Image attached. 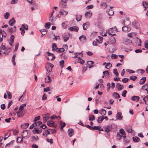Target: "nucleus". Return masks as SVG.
<instances>
[{
  "label": "nucleus",
  "mask_w": 148,
  "mask_h": 148,
  "mask_svg": "<svg viewBox=\"0 0 148 148\" xmlns=\"http://www.w3.org/2000/svg\"><path fill=\"white\" fill-rule=\"evenodd\" d=\"M60 124L61 127V129H62L66 125L65 123L64 122L63 123L62 121L60 122Z\"/></svg>",
  "instance_id": "bf43d9fd"
},
{
  "label": "nucleus",
  "mask_w": 148,
  "mask_h": 148,
  "mask_svg": "<svg viewBox=\"0 0 148 148\" xmlns=\"http://www.w3.org/2000/svg\"><path fill=\"white\" fill-rule=\"evenodd\" d=\"M82 17V16L81 15H76V19L77 21H80Z\"/></svg>",
  "instance_id": "c85d7f7f"
},
{
  "label": "nucleus",
  "mask_w": 148,
  "mask_h": 148,
  "mask_svg": "<svg viewBox=\"0 0 148 148\" xmlns=\"http://www.w3.org/2000/svg\"><path fill=\"white\" fill-rule=\"evenodd\" d=\"M146 78L145 77H142L139 81V84L140 85L143 84L145 82Z\"/></svg>",
  "instance_id": "412c9836"
},
{
  "label": "nucleus",
  "mask_w": 148,
  "mask_h": 148,
  "mask_svg": "<svg viewBox=\"0 0 148 148\" xmlns=\"http://www.w3.org/2000/svg\"><path fill=\"white\" fill-rule=\"evenodd\" d=\"M79 39L81 42L84 43L86 42V38L85 36L82 35L79 37Z\"/></svg>",
  "instance_id": "423d86ee"
},
{
  "label": "nucleus",
  "mask_w": 148,
  "mask_h": 148,
  "mask_svg": "<svg viewBox=\"0 0 148 148\" xmlns=\"http://www.w3.org/2000/svg\"><path fill=\"white\" fill-rule=\"evenodd\" d=\"M112 65L110 63H108L105 66V67L107 69L110 68L112 66Z\"/></svg>",
  "instance_id": "37998d69"
},
{
  "label": "nucleus",
  "mask_w": 148,
  "mask_h": 148,
  "mask_svg": "<svg viewBox=\"0 0 148 148\" xmlns=\"http://www.w3.org/2000/svg\"><path fill=\"white\" fill-rule=\"evenodd\" d=\"M136 34L135 32H132L127 34V36L130 38H133L135 36Z\"/></svg>",
  "instance_id": "a878e982"
},
{
  "label": "nucleus",
  "mask_w": 148,
  "mask_h": 148,
  "mask_svg": "<svg viewBox=\"0 0 148 148\" xmlns=\"http://www.w3.org/2000/svg\"><path fill=\"white\" fill-rule=\"evenodd\" d=\"M10 15V13L8 12H7L4 14V18L5 19H8Z\"/></svg>",
  "instance_id": "49530a36"
},
{
  "label": "nucleus",
  "mask_w": 148,
  "mask_h": 148,
  "mask_svg": "<svg viewBox=\"0 0 148 148\" xmlns=\"http://www.w3.org/2000/svg\"><path fill=\"white\" fill-rule=\"evenodd\" d=\"M34 122H35L34 123V124H35L36 126L42 124V122L40 121H36Z\"/></svg>",
  "instance_id": "a18cd8bd"
},
{
  "label": "nucleus",
  "mask_w": 148,
  "mask_h": 148,
  "mask_svg": "<svg viewBox=\"0 0 148 148\" xmlns=\"http://www.w3.org/2000/svg\"><path fill=\"white\" fill-rule=\"evenodd\" d=\"M99 113L102 116L105 115L106 114V110L103 109H102L99 111Z\"/></svg>",
  "instance_id": "c756f323"
},
{
  "label": "nucleus",
  "mask_w": 148,
  "mask_h": 148,
  "mask_svg": "<svg viewBox=\"0 0 148 148\" xmlns=\"http://www.w3.org/2000/svg\"><path fill=\"white\" fill-rule=\"evenodd\" d=\"M93 5H89L87 6L86 7V9L87 10H89V9H92V8H93Z\"/></svg>",
  "instance_id": "774afa93"
},
{
  "label": "nucleus",
  "mask_w": 148,
  "mask_h": 148,
  "mask_svg": "<svg viewBox=\"0 0 148 148\" xmlns=\"http://www.w3.org/2000/svg\"><path fill=\"white\" fill-rule=\"evenodd\" d=\"M96 130H98L99 131H103V129L99 126H96Z\"/></svg>",
  "instance_id": "864d4df0"
},
{
  "label": "nucleus",
  "mask_w": 148,
  "mask_h": 148,
  "mask_svg": "<svg viewBox=\"0 0 148 148\" xmlns=\"http://www.w3.org/2000/svg\"><path fill=\"white\" fill-rule=\"evenodd\" d=\"M52 51H57L58 48H57V47L55 43H53L52 45Z\"/></svg>",
  "instance_id": "b1692460"
},
{
  "label": "nucleus",
  "mask_w": 148,
  "mask_h": 148,
  "mask_svg": "<svg viewBox=\"0 0 148 148\" xmlns=\"http://www.w3.org/2000/svg\"><path fill=\"white\" fill-rule=\"evenodd\" d=\"M118 140H121V139L122 136L119 133H118L116 136Z\"/></svg>",
  "instance_id": "680f3d73"
},
{
  "label": "nucleus",
  "mask_w": 148,
  "mask_h": 148,
  "mask_svg": "<svg viewBox=\"0 0 148 148\" xmlns=\"http://www.w3.org/2000/svg\"><path fill=\"white\" fill-rule=\"evenodd\" d=\"M113 72L114 74H115L116 76L118 75L119 73L116 69H114L113 70Z\"/></svg>",
  "instance_id": "052dcab7"
},
{
  "label": "nucleus",
  "mask_w": 148,
  "mask_h": 148,
  "mask_svg": "<svg viewBox=\"0 0 148 148\" xmlns=\"http://www.w3.org/2000/svg\"><path fill=\"white\" fill-rule=\"evenodd\" d=\"M103 120V116H100L98 118L97 120V122L98 123H101Z\"/></svg>",
  "instance_id": "f704fd0d"
},
{
  "label": "nucleus",
  "mask_w": 148,
  "mask_h": 148,
  "mask_svg": "<svg viewBox=\"0 0 148 148\" xmlns=\"http://www.w3.org/2000/svg\"><path fill=\"white\" fill-rule=\"evenodd\" d=\"M14 35H12L10 39V41L11 43H12L14 41Z\"/></svg>",
  "instance_id": "603ef678"
},
{
  "label": "nucleus",
  "mask_w": 148,
  "mask_h": 148,
  "mask_svg": "<svg viewBox=\"0 0 148 148\" xmlns=\"http://www.w3.org/2000/svg\"><path fill=\"white\" fill-rule=\"evenodd\" d=\"M128 25H125L123 27H122V30L123 31L125 32H130L131 30V28L129 24H130V22H129Z\"/></svg>",
  "instance_id": "7ed1b4c3"
},
{
  "label": "nucleus",
  "mask_w": 148,
  "mask_h": 148,
  "mask_svg": "<svg viewBox=\"0 0 148 148\" xmlns=\"http://www.w3.org/2000/svg\"><path fill=\"white\" fill-rule=\"evenodd\" d=\"M29 124L28 123H24L23 125H21V126H23V127L24 128L26 129L29 126Z\"/></svg>",
  "instance_id": "c03bdc74"
},
{
  "label": "nucleus",
  "mask_w": 148,
  "mask_h": 148,
  "mask_svg": "<svg viewBox=\"0 0 148 148\" xmlns=\"http://www.w3.org/2000/svg\"><path fill=\"white\" fill-rule=\"evenodd\" d=\"M119 133L122 135L125 134V133L124 130L123 129H121L119 130Z\"/></svg>",
  "instance_id": "4d7b16f0"
},
{
  "label": "nucleus",
  "mask_w": 148,
  "mask_h": 148,
  "mask_svg": "<svg viewBox=\"0 0 148 148\" xmlns=\"http://www.w3.org/2000/svg\"><path fill=\"white\" fill-rule=\"evenodd\" d=\"M137 78V77L135 76H132L130 77V79L134 81H135Z\"/></svg>",
  "instance_id": "5fc2aeb1"
},
{
  "label": "nucleus",
  "mask_w": 148,
  "mask_h": 148,
  "mask_svg": "<svg viewBox=\"0 0 148 148\" xmlns=\"http://www.w3.org/2000/svg\"><path fill=\"white\" fill-rule=\"evenodd\" d=\"M53 66V64L49 63H47L45 67L48 73L51 72Z\"/></svg>",
  "instance_id": "20e7f679"
},
{
  "label": "nucleus",
  "mask_w": 148,
  "mask_h": 148,
  "mask_svg": "<svg viewBox=\"0 0 148 148\" xmlns=\"http://www.w3.org/2000/svg\"><path fill=\"white\" fill-rule=\"evenodd\" d=\"M15 20L13 18H12L10 20L9 22V24L10 25L12 26L15 24Z\"/></svg>",
  "instance_id": "393cba45"
},
{
  "label": "nucleus",
  "mask_w": 148,
  "mask_h": 148,
  "mask_svg": "<svg viewBox=\"0 0 148 148\" xmlns=\"http://www.w3.org/2000/svg\"><path fill=\"white\" fill-rule=\"evenodd\" d=\"M116 32H118L116 27L109 29L108 30V34L110 36L112 37L116 35V34H113Z\"/></svg>",
  "instance_id": "f03ea898"
},
{
  "label": "nucleus",
  "mask_w": 148,
  "mask_h": 148,
  "mask_svg": "<svg viewBox=\"0 0 148 148\" xmlns=\"http://www.w3.org/2000/svg\"><path fill=\"white\" fill-rule=\"evenodd\" d=\"M47 124L49 127H56V125L55 124L54 122L52 121H49L47 122Z\"/></svg>",
  "instance_id": "39448f33"
},
{
  "label": "nucleus",
  "mask_w": 148,
  "mask_h": 148,
  "mask_svg": "<svg viewBox=\"0 0 148 148\" xmlns=\"http://www.w3.org/2000/svg\"><path fill=\"white\" fill-rule=\"evenodd\" d=\"M47 140L48 142L50 143L51 144H52L53 143V139H52L47 138Z\"/></svg>",
  "instance_id": "69168bd1"
},
{
  "label": "nucleus",
  "mask_w": 148,
  "mask_h": 148,
  "mask_svg": "<svg viewBox=\"0 0 148 148\" xmlns=\"http://www.w3.org/2000/svg\"><path fill=\"white\" fill-rule=\"evenodd\" d=\"M49 131L50 132V133H55L56 132V130H55V129H49Z\"/></svg>",
  "instance_id": "338daca9"
},
{
  "label": "nucleus",
  "mask_w": 148,
  "mask_h": 148,
  "mask_svg": "<svg viewBox=\"0 0 148 148\" xmlns=\"http://www.w3.org/2000/svg\"><path fill=\"white\" fill-rule=\"evenodd\" d=\"M122 115V113L121 112H117L116 116V119L119 120H122L123 118V116Z\"/></svg>",
  "instance_id": "1a4fd4ad"
},
{
  "label": "nucleus",
  "mask_w": 148,
  "mask_h": 148,
  "mask_svg": "<svg viewBox=\"0 0 148 148\" xmlns=\"http://www.w3.org/2000/svg\"><path fill=\"white\" fill-rule=\"evenodd\" d=\"M132 43V41L129 39H126L123 41V43L126 45H130Z\"/></svg>",
  "instance_id": "2eb2a0df"
},
{
  "label": "nucleus",
  "mask_w": 148,
  "mask_h": 148,
  "mask_svg": "<svg viewBox=\"0 0 148 148\" xmlns=\"http://www.w3.org/2000/svg\"><path fill=\"white\" fill-rule=\"evenodd\" d=\"M103 74L106 78H108L109 77V74L108 71H104Z\"/></svg>",
  "instance_id": "7c9ffc66"
},
{
  "label": "nucleus",
  "mask_w": 148,
  "mask_h": 148,
  "mask_svg": "<svg viewBox=\"0 0 148 148\" xmlns=\"http://www.w3.org/2000/svg\"><path fill=\"white\" fill-rule=\"evenodd\" d=\"M28 132L27 130H24L23 132V133L22 135L23 138H24L25 137L28 138L30 136H28Z\"/></svg>",
  "instance_id": "9d476101"
},
{
  "label": "nucleus",
  "mask_w": 148,
  "mask_h": 148,
  "mask_svg": "<svg viewBox=\"0 0 148 148\" xmlns=\"http://www.w3.org/2000/svg\"><path fill=\"white\" fill-rule=\"evenodd\" d=\"M126 130L128 133H132V128L130 126L127 127L126 128Z\"/></svg>",
  "instance_id": "473e14b6"
},
{
  "label": "nucleus",
  "mask_w": 148,
  "mask_h": 148,
  "mask_svg": "<svg viewBox=\"0 0 148 148\" xmlns=\"http://www.w3.org/2000/svg\"><path fill=\"white\" fill-rule=\"evenodd\" d=\"M113 96L115 97L116 98H119L120 97L119 94L116 92H114L113 94Z\"/></svg>",
  "instance_id": "e433bc0d"
},
{
  "label": "nucleus",
  "mask_w": 148,
  "mask_h": 148,
  "mask_svg": "<svg viewBox=\"0 0 148 148\" xmlns=\"http://www.w3.org/2000/svg\"><path fill=\"white\" fill-rule=\"evenodd\" d=\"M21 27L22 28H24L25 30H28V26L27 25H25V24H23L21 26Z\"/></svg>",
  "instance_id": "8fccbe9b"
},
{
  "label": "nucleus",
  "mask_w": 148,
  "mask_h": 148,
  "mask_svg": "<svg viewBox=\"0 0 148 148\" xmlns=\"http://www.w3.org/2000/svg\"><path fill=\"white\" fill-rule=\"evenodd\" d=\"M60 65L61 67H63L64 64V61L63 60H62L60 61Z\"/></svg>",
  "instance_id": "0e129e2a"
},
{
  "label": "nucleus",
  "mask_w": 148,
  "mask_h": 148,
  "mask_svg": "<svg viewBox=\"0 0 148 148\" xmlns=\"http://www.w3.org/2000/svg\"><path fill=\"white\" fill-rule=\"evenodd\" d=\"M58 118H59L60 119H61L60 116H57L55 115H54L51 117V118L52 119H54L56 118L58 119Z\"/></svg>",
  "instance_id": "de8ad7c7"
},
{
  "label": "nucleus",
  "mask_w": 148,
  "mask_h": 148,
  "mask_svg": "<svg viewBox=\"0 0 148 148\" xmlns=\"http://www.w3.org/2000/svg\"><path fill=\"white\" fill-rule=\"evenodd\" d=\"M45 116L43 117V120L44 123L49 118L50 116L49 113H47L45 114Z\"/></svg>",
  "instance_id": "dca6fc26"
},
{
  "label": "nucleus",
  "mask_w": 148,
  "mask_h": 148,
  "mask_svg": "<svg viewBox=\"0 0 148 148\" xmlns=\"http://www.w3.org/2000/svg\"><path fill=\"white\" fill-rule=\"evenodd\" d=\"M118 57L117 55L114 54H112L111 55V57L112 59H116Z\"/></svg>",
  "instance_id": "e2e57ef3"
},
{
  "label": "nucleus",
  "mask_w": 148,
  "mask_h": 148,
  "mask_svg": "<svg viewBox=\"0 0 148 148\" xmlns=\"http://www.w3.org/2000/svg\"><path fill=\"white\" fill-rule=\"evenodd\" d=\"M88 64L89 65L88 66V68H92L93 65H92L93 64H94V62L93 61H88Z\"/></svg>",
  "instance_id": "bb28decb"
},
{
  "label": "nucleus",
  "mask_w": 148,
  "mask_h": 148,
  "mask_svg": "<svg viewBox=\"0 0 148 148\" xmlns=\"http://www.w3.org/2000/svg\"><path fill=\"white\" fill-rule=\"evenodd\" d=\"M108 12V14L109 15H112L114 13V11L112 9H109L108 11H107Z\"/></svg>",
  "instance_id": "2f4dec72"
},
{
  "label": "nucleus",
  "mask_w": 148,
  "mask_h": 148,
  "mask_svg": "<svg viewBox=\"0 0 148 148\" xmlns=\"http://www.w3.org/2000/svg\"><path fill=\"white\" fill-rule=\"evenodd\" d=\"M133 141L136 142H138L139 141L140 139L137 137H134L132 138Z\"/></svg>",
  "instance_id": "c9c22d12"
},
{
  "label": "nucleus",
  "mask_w": 148,
  "mask_h": 148,
  "mask_svg": "<svg viewBox=\"0 0 148 148\" xmlns=\"http://www.w3.org/2000/svg\"><path fill=\"white\" fill-rule=\"evenodd\" d=\"M142 4L143 6L145 8V10H146L147 8H148V3L145 1H143L142 2Z\"/></svg>",
  "instance_id": "4be33fe9"
},
{
  "label": "nucleus",
  "mask_w": 148,
  "mask_h": 148,
  "mask_svg": "<svg viewBox=\"0 0 148 148\" xmlns=\"http://www.w3.org/2000/svg\"><path fill=\"white\" fill-rule=\"evenodd\" d=\"M23 137L21 138V137H18L17 138V142L18 143H21V142H23Z\"/></svg>",
  "instance_id": "4c0bfd02"
},
{
  "label": "nucleus",
  "mask_w": 148,
  "mask_h": 148,
  "mask_svg": "<svg viewBox=\"0 0 148 148\" xmlns=\"http://www.w3.org/2000/svg\"><path fill=\"white\" fill-rule=\"evenodd\" d=\"M96 41H94L92 42V44L94 46L97 45V42L98 43H99V42L98 40H97V39H96Z\"/></svg>",
  "instance_id": "6e6d98bb"
},
{
  "label": "nucleus",
  "mask_w": 148,
  "mask_h": 148,
  "mask_svg": "<svg viewBox=\"0 0 148 148\" xmlns=\"http://www.w3.org/2000/svg\"><path fill=\"white\" fill-rule=\"evenodd\" d=\"M116 87L119 91L121 90L123 88V86L121 85L120 83H118L116 85Z\"/></svg>",
  "instance_id": "f3484780"
},
{
  "label": "nucleus",
  "mask_w": 148,
  "mask_h": 148,
  "mask_svg": "<svg viewBox=\"0 0 148 148\" xmlns=\"http://www.w3.org/2000/svg\"><path fill=\"white\" fill-rule=\"evenodd\" d=\"M64 51V49L63 48H58L57 51V52H63Z\"/></svg>",
  "instance_id": "3c124183"
},
{
  "label": "nucleus",
  "mask_w": 148,
  "mask_h": 148,
  "mask_svg": "<svg viewBox=\"0 0 148 148\" xmlns=\"http://www.w3.org/2000/svg\"><path fill=\"white\" fill-rule=\"evenodd\" d=\"M143 100L145 102V104L147 105H148V95L144 97L143 98Z\"/></svg>",
  "instance_id": "cd10ccee"
},
{
  "label": "nucleus",
  "mask_w": 148,
  "mask_h": 148,
  "mask_svg": "<svg viewBox=\"0 0 148 148\" xmlns=\"http://www.w3.org/2000/svg\"><path fill=\"white\" fill-rule=\"evenodd\" d=\"M77 58L78 60V62L82 64H83L84 63V61L80 57H78Z\"/></svg>",
  "instance_id": "72a5a7b5"
},
{
  "label": "nucleus",
  "mask_w": 148,
  "mask_h": 148,
  "mask_svg": "<svg viewBox=\"0 0 148 148\" xmlns=\"http://www.w3.org/2000/svg\"><path fill=\"white\" fill-rule=\"evenodd\" d=\"M24 115L23 110H19L17 112V116L18 117H22Z\"/></svg>",
  "instance_id": "9b49d317"
},
{
  "label": "nucleus",
  "mask_w": 148,
  "mask_h": 148,
  "mask_svg": "<svg viewBox=\"0 0 148 148\" xmlns=\"http://www.w3.org/2000/svg\"><path fill=\"white\" fill-rule=\"evenodd\" d=\"M117 125L114 124H112L111 125H108L105 126L104 127V129L105 132L108 133L111 131V130L114 129V128H116Z\"/></svg>",
  "instance_id": "f257e3e1"
},
{
  "label": "nucleus",
  "mask_w": 148,
  "mask_h": 148,
  "mask_svg": "<svg viewBox=\"0 0 148 148\" xmlns=\"http://www.w3.org/2000/svg\"><path fill=\"white\" fill-rule=\"evenodd\" d=\"M51 26V23H50L48 22L46 23L45 25V27L46 28L49 29L50 28Z\"/></svg>",
  "instance_id": "58836bf2"
},
{
  "label": "nucleus",
  "mask_w": 148,
  "mask_h": 148,
  "mask_svg": "<svg viewBox=\"0 0 148 148\" xmlns=\"http://www.w3.org/2000/svg\"><path fill=\"white\" fill-rule=\"evenodd\" d=\"M42 131V130L41 128L38 129L36 128H35L33 130V132L35 134H39Z\"/></svg>",
  "instance_id": "6e6552de"
},
{
  "label": "nucleus",
  "mask_w": 148,
  "mask_h": 148,
  "mask_svg": "<svg viewBox=\"0 0 148 148\" xmlns=\"http://www.w3.org/2000/svg\"><path fill=\"white\" fill-rule=\"evenodd\" d=\"M62 37L63 38L64 41L66 42L69 40V36L67 34H64L62 35Z\"/></svg>",
  "instance_id": "0eeeda50"
},
{
  "label": "nucleus",
  "mask_w": 148,
  "mask_h": 148,
  "mask_svg": "<svg viewBox=\"0 0 148 148\" xmlns=\"http://www.w3.org/2000/svg\"><path fill=\"white\" fill-rule=\"evenodd\" d=\"M90 24L89 22H86L84 23L83 25V29L84 30H86L87 28L89 26Z\"/></svg>",
  "instance_id": "a211bd4d"
},
{
  "label": "nucleus",
  "mask_w": 148,
  "mask_h": 148,
  "mask_svg": "<svg viewBox=\"0 0 148 148\" xmlns=\"http://www.w3.org/2000/svg\"><path fill=\"white\" fill-rule=\"evenodd\" d=\"M131 99L133 101L137 102L139 100L140 97L138 96H134L132 97Z\"/></svg>",
  "instance_id": "aec40b11"
},
{
  "label": "nucleus",
  "mask_w": 148,
  "mask_h": 148,
  "mask_svg": "<svg viewBox=\"0 0 148 148\" xmlns=\"http://www.w3.org/2000/svg\"><path fill=\"white\" fill-rule=\"evenodd\" d=\"M110 42L112 44L115 43L116 42V40L115 38L114 37H112L111 38H110Z\"/></svg>",
  "instance_id": "ea45409f"
},
{
  "label": "nucleus",
  "mask_w": 148,
  "mask_h": 148,
  "mask_svg": "<svg viewBox=\"0 0 148 148\" xmlns=\"http://www.w3.org/2000/svg\"><path fill=\"white\" fill-rule=\"evenodd\" d=\"M74 133V130L72 129H69L68 131V134L69 136L71 137Z\"/></svg>",
  "instance_id": "ddd939ff"
},
{
  "label": "nucleus",
  "mask_w": 148,
  "mask_h": 148,
  "mask_svg": "<svg viewBox=\"0 0 148 148\" xmlns=\"http://www.w3.org/2000/svg\"><path fill=\"white\" fill-rule=\"evenodd\" d=\"M26 104L25 103L22 104L19 108V110H23V108L25 106Z\"/></svg>",
  "instance_id": "a19ab883"
},
{
  "label": "nucleus",
  "mask_w": 148,
  "mask_h": 148,
  "mask_svg": "<svg viewBox=\"0 0 148 148\" xmlns=\"http://www.w3.org/2000/svg\"><path fill=\"white\" fill-rule=\"evenodd\" d=\"M7 93L8 95V98L9 99H11L12 97V95L11 93H10V92L9 91H7Z\"/></svg>",
  "instance_id": "13d9d810"
},
{
  "label": "nucleus",
  "mask_w": 148,
  "mask_h": 148,
  "mask_svg": "<svg viewBox=\"0 0 148 148\" xmlns=\"http://www.w3.org/2000/svg\"><path fill=\"white\" fill-rule=\"evenodd\" d=\"M68 12L65 11L64 10H61L60 12V14L61 15H63L65 16L67 14Z\"/></svg>",
  "instance_id": "6ab92c4d"
},
{
  "label": "nucleus",
  "mask_w": 148,
  "mask_h": 148,
  "mask_svg": "<svg viewBox=\"0 0 148 148\" xmlns=\"http://www.w3.org/2000/svg\"><path fill=\"white\" fill-rule=\"evenodd\" d=\"M95 116L93 115H91L89 117V120L90 121H93L95 120Z\"/></svg>",
  "instance_id": "79ce46f5"
},
{
  "label": "nucleus",
  "mask_w": 148,
  "mask_h": 148,
  "mask_svg": "<svg viewBox=\"0 0 148 148\" xmlns=\"http://www.w3.org/2000/svg\"><path fill=\"white\" fill-rule=\"evenodd\" d=\"M78 28L76 26H73L69 27V29L71 31H74L75 32H77L78 30Z\"/></svg>",
  "instance_id": "4468645a"
},
{
  "label": "nucleus",
  "mask_w": 148,
  "mask_h": 148,
  "mask_svg": "<svg viewBox=\"0 0 148 148\" xmlns=\"http://www.w3.org/2000/svg\"><path fill=\"white\" fill-rule=\"evenodd\" d=\"M92 13L90 11L87 12L85 13V15L86 18H89L92 16Z\"/></svg>",
  "instance_id": "f8f14e48"
},
{
  "label": "nucleus",
  "mask_w": 148,
  "mask_h": 148,
  "mask_svg": "<svg viewBox=\"0 0 148 148\" xmlns=\"http://www.w3.org/2000/svg\"><path fill=\"white\" fill-rule=\"evenodd\" d=\"M148 88V84H147L144 85L142 86L141 88L142 90H145V88Z\"/></svg>",
  "instance_id": "09e8293b"
},
{
  "label": "nucleus",
  "mask_w": 148,
  "mask_h": 148,
  "mask_svg": "<svg viewBox=\"0 0 148 148\" xmlns=\"http://www.w3.org/2000/svg\"><path fill=\"white\" fill-rule=\"evenodd\" d=\"M51 80V77L49 75L47 76L45 78V80L46 83L50 82Z\"/></svg>",
  "instance_id": "5701e85b"
}]
</instances>
